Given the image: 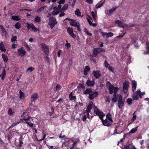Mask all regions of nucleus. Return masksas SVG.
<instances>
[{"label": "nucleus", "instance_id": "obj_1", "mask_svg": "<svg viewBox=\"0 0 149 149\" xmlns=\"http://www.w3.org/2000/svg\"><path fill=\"white\" fill-rule=\"evenodd\" d=\"M31 120H32L33 119L31 118V117L29 116L26 118H25V116H24L22 119H21L22 123H26L31 127H33L34 124L32 123L31 122Z\"/></svg>", "mask_w": 149, "mask_h": 149}, {"label": "nucleus", "instance_id": "obj_2", "mask_svg": "<svg viewBox=\"0 0 149 149\" xmlns=\"http://www.w3.org/2000/svg\"><path fill=\"white\" fill-rule=\"evenodd\" d=\"M105 51V49L102 48L98 47L94 48L93 51V54H91L90 56L92 57H96L99 53Z\"/></svg>", "mask_w": 149, "mask_h": 149}, {"label": "nucleus", "instance_id": "obj_3", "mask_svg": "<svg viewBox=\"0 0 149 149\" xmlns=\"http://www.w3.org/2000/svg\"><path fill=\"white\" fill-rule=\"evenodd\" d=\"M94 113L95 116H98L100 119L102 120L103 118V113L101 111L99 110L96 106H94Z\"/></svg>", "mask_w": 149, "mask_h": 149}, {"label": "nucleus", "instance_id": "obj_4", "mask_svg": "<svg viewBox=\"0 0 149 149\" xmlns=\"http://www.w3.org/2000/svg\"><path fill=\"white\" fill-rule=\"evenodd\" d=\"M49 22L48 25L50 26V28L52 29L54 27L55 25L57 24V22L55 18L53 16L49 17Z\"/></svg>", "mask_w": 149, "mask_h": 149}, {"label": "nucleus", "instance_id": "obj_5", "mask_svg": "<svg viewBox=\"0 0 149 149\" xmlns=\"http://www.w3.org/2000/svg\"><path fill=\"white\" fill-rule=\"evenodd\" d=\"M125 100H123V97L121 95L119 96V98L118 100V104L119 108L122 109L124 106Z\"/></svg>", "mask_w": 149, "mask_h": 149}, {"label": "nucleus", "instance_id": "obj_6", "mask_svg": "<svg viewBox=\"0 0 149 149\" xmlns=\"http://www.w3.org/2000/svg\"><path fill=\"white\" fill-rule=\"evenodd\" d=\"M40 46L44 53L47 56L49 55V49L48 47L44 44H40Z\"/></svg>", "mask_w": 149, "mask_h": 149}, {"label": "nucleus", "instance_id": "obj_7", "mask_svg": "<svg viewBox=\"0 0 149 149\" xmlns=\"http://www.w3.org/2000/svg\"><path fill=\"white\" fill-rule=\"evenodd\" d=\"M92 104L91 103H89L88 105L86 110L84 112L85 114H87V118H90L89 116V113L91 112L90 110L92 109Z\"/></svg>", "mask_w": 149, "mask_h": 149}, {"label": "nucleus", "instance_id": "obj_8", "mask_svg": "<svg viewBox=\"0 0 149 149\" xmlns=\"http://www.w3.org/2000/svg\"><path fill=\"white\" fill-rule=\"evenodd\" d=\"M98 95V93L96 91H93L89 95L88 98L90 100H93L94 98L97 97Z\"/></svg>", "mask_w": 149, "mask_h": 149}, {"label": "nucleus", "instance_id": "obj_9", "mask_svg": "<svg viewBox=\"0 0 149 149\" xmlns=\"http://www.w3.org/2000/svg\"><path fill=\"white\" fill-rule=\"evenodd\" d=\"M18 54L19 56L22 57L24 56L26 53V52L24 50V48L22 47L18 49L17 50Z\"/></svg>", "mask_w": 149, "mask_h": 149}, {"label": "nucleus", "instance_id": "obj_10", "mask_svg": "<svg viewBox=\"0 0 149 149\" xmlns=\"http://www.w3.org/2000/svg\"><path fill=\"white\" fill-rule=\"evenodd\" d=\"M73 28L68 27L67 29V32L73 38H74L76 35L73 33Z\"/></svg>", "mask_w": 149, "mask_h": 149}, {"label": "nucleus", "instance_id": "obj_11", "mask_svg": "<svg viewBox=\"0 0 149 149\" xmlns=\"http://www.w3.org/2000/svg\"><path fill=\"white\" fill-rule=\"evenodd\" d=\"M27 27L28 29H30L31 31L34 32H37L38 31V29L35 27L33 24H28Z\"/></svg>", "mask_w": 149, "mask_h": 149}, {"label": "nucleus", "instance_id": "obj_12", "mask_svg": "<svg viewBox=\"0 0 149 149\" xmlns=\"http://www.w3.org/2000/svg\"><path fill=\"white\" fill-rule=\"evenodd\" d=\"M101 35L103 37H104L105 36H106V38H108L109 37H111L113 35V33L112 32H109L108 33L104 32H100Z\"/></svg>", "mask_w": 149, "mask_h": 149}, {"label": "nucleus", "instance_id": "obj_13", "mask_svg": "<svg viewBox=\"0 0 149 149\" xmlns=\"http://www.w3.org/2000/svg\"><path fill=\"white\" fill-rule=\"evenodd\" d=\"M129 86V82H128L125 81L123 83V89L124 93H126L127 92Z\"/></svg>", "mask_w": 149, "mask_h": 149}, {"label": "nucleus", "instance_id": "obj_14", "mask_svg": "<svg viewBox=\"0 0 149 149\" xmlns=\"http://www.w3.org/2000/svg\"><path fill=\"white\" fill-rule=\"evenodd\" d=\"M93 74L96 79H97L99 77L101 76V74L99 70L96 71L93 70L92 72Z\"/></svg>", "mask_w": 149, "mask_h": 149}, {"label": "nucleus", "instance_id": "obj_15", "mask_svg": "<svg viewBox=\"0 0 149 149\" xmlns=\"http://www.w3.org/2000/svg\"><path fill=\"white\" fill-rule=\"evenodd\" d=\"M71 140L73 143L72 146L74 147L76 146V145L80 141L79 139L78 138H72L71 139Z\"/></svg>", "mask_w": 149, "mask_h": 149}, {"label": "nucleus", "instance_id": "obj_16", "mask_svg": "<svg viewBox=\"0 0 149 149\" xmlns=\"http://www.w3.org/2000/svg\"><path fill=\"white\" fill-rule=\"evenodd\" d=\"M102 120V124L104 125L107 127H109L112 124V122H110L107 119H105V120H104L103 119Z\"/></svg>", "mask_w": 149, "mask_h": 149}, {"label": "nucleus", "instance_id": "obj_17", "mask_svg": "<svg viewBox=\"0 0 149 149\" xmlns=\"http://www.w3.org/2000/svg\"><path fill=\"white\" fill-rule=\"evenodd\" d=\"M0 28L2 31L3 35H4L5 37H7V36H8V34L3 26L2 25H0Z\"/></svg>", "mask_w": 149, "mask_h": 149}, {"label": "nucleus", "instance_id": "obj_18", "mask_svg": "<svg viewBox=\"0 0 149 149\" xmlns=\"http://www.w3.org/2000/svg\"><path fill=\"white\" fill-rule=\"evenodd\" d=\"M38 98V95L37 93H33L31 96V102H34L35 100Z\"/></svg>", "mask_w": 149, "mask_h": 149}, {"label": "nucleus", "instance_id": "obj_19", "mask_svg": "<svg viewBox=\"0 0 149 149\" xmlns=\"http://www.w3.org/2000/svg\"><path fill=\"white\" fill-rule=\"evenodd\" d=\"M95 84V81H91L89 79L86 82V84L88 86H92Z\"/></svg>", "mask_w": 149, "mask_h": 149}, {"label": "nucleus", "instance_id": "obj_20", "mask_svg": "<svg viewBox=\"0 0 149 149\" xmlns=\"http://www.w3.org/2000/svg\"><path fill=\"white\" fill-rule=\"evenodd\" d=\"M93 90L90 88H88L86 89L83 92L84 94L85 95L90 94L93 92Z\"/></svg>", "mask_w": 149, "mask_h": 149}, {"label": "nucleus", "instance_id": "obj_21", "mask_svg": "<svg viewBox=\"0 0 149 149\" xmlns=\"http://www.w3.org/2000/svg\"><path fill=\"white\" fill-rule=\"evenodd\" d=\"M115 23L118 25V26L119 27L124 28L125 26H124V24H123V23L121 21L118 20H116L115 21Z\"/></svg>", "mask_w": 149, "mask_h": 149}, {"label": "nucleus", "instance_id": "obj_22", "mask_svg": "<svg viewBox=\"0 0 149 149\" xmlns=\"http://www.w3.org/2000/svg\"><path fill=\"white\" fill-rule=\"evenodd\" d=\"M90 70V68L88 66H86L85 67L84 70V73L85 75L86 76L88 74V72Z\"/></svg>", "mask_w": 149, "mask_h": 149}, {"label": "nucleus", "instance_id": "obj_23", "mask_svg": "<svg viewBox=\"0 0 149 149\" xmlns=\"http://www.w3.org/2000/svg\"><path fill=\"white\" fill-rule=\"evenodd\" d=\"M101 2V1H100L99 3H98L96 5L95 7L97 9H98L102 6L105 3V0H104V1L102 2L101 3H100Z\"/></svg>", "mask_w": 149, "mask_h": 149}, {"label": "nucleus", "instance_id": "obj_24", "mask_svg": "<svg viewBox=\"0 0 149 149\" xmlns=\"http://www.w3.org/2000/svg\"><path fill=\"white\" fill-rule=\"evenodd\" d=\"M79 23L76 22V20L73 19V20H72L71 22H70V24L73 26H76L79 24Z\"/></svg>", "mask_w": 149, "mask_h": 149}, {"label": "nucleus", "instance_id": "obj_25", "mask_svg": "<svg viewBox=\"0 0 149 149\" xmlns=\"http://www.w3.org/2000/svg\"><path fill=\"white\" fill-rule=\"evenodd\" d=\"M117 7H115L112 8V9H110L107 11V14L109 15H111L114 11L117 8Z\"/></svg>", "mask_w": 149, "mask_h": 149}, {"label": "nucleus", "instance_id": "obj_26", "mask_svg": "<svg viewBox=\"0 0 149 149\" xmlns=\"http://www.w3.org/2000/svg\"><path fill=\"white\" fill-rule=\"evenodd\" d=\"M2 56L4 62L5 63H7L8 60L7 56L5 54H2Z\"/></svg>", "mask_w": 149, "mask_h": 149}, {"label": "nucleus", "instance_id": "obj_27", "mask_svg": "<svg viewBox=\"0 0 149 149\" xmlns=\"http://www.w3.org/2000/svg\"><path fill=\"white\" fill-rule=\"evenodd\" d=\"M132 91L134 92L136 90V83L135 80L132 81Z\"/></svg>", "mask_w": 149, "mask_h": 149}, {"label": "nucleus", "instance_id": "obj_28", "mask_svg": "<svg viewBox=\"0 0 149 149\" xmlns=\"http://www.w3.org/2000/svg\"><path fill=\"white\" fill-rule=\"evenodd\" d=\"M75 14L77 16H79L80 17H82L83 16V15H81V13L80 11L79 10V9H77L75 11Z\"/></svg>", "mask_w": 149, "mask_h": 149}, {"label": "nucleus", "instance_id": "obj_29", "mask_svg": "<svg viewBox=\"0 0 149 149\" xmlns=\"http://www.w3.org/2000/svg\"><path fill=\"white\" fill-rule=\"evenodd\" d=\"M114 88V86L111 84L109 87V93L110 94H112L113 93V89Z\"/></svg>", "mask_w": 149, "mask_h": 149}, {"label": "nucleus", "instance_id": "obj_30", "mask_svg": "<svg viewBox=\"0 0 149 149\" xmlns=\"http://www.w3.org/2000/svg\"><path fill=\"white\" fill-rule=\"evenodd\" d=\"M0 50L1 52H5L6 51L5 46L2 42L0 43Z\"/></svg>", "mask_w": 149, "mask_h": 149}, {"label": "nucleus", "instance_id": "obj_31", "mask_svg": "<svg viewBox=\"0 0 149 149\" xmlns=\"http://www.w3.org/2000/svg\"><path fill=\"white\" fill-rule=\"evenodd\" d=\"M107 118L109 120L111 121V122H113V120L112 118V116L111 114L109 113H108L106 115Z\"/></svg>", "mask_w": 149, "mask_h": 149}, {"label": "nucleus", "instance_id": "obj_32", "mask_svg": "<svg viewBox=\"0 0 149 149\" xmlns=\"http://www.w3.org/2000/svg\"><path fill=\"white\" fill-rule=\"evenodd\" d=\"M6 75V70L4 69L3 70L2 73H1V79L3 80L5 78Z\"/></svg>", "mask_w": 149, "mask_h": 149}, {"label": "nucleus", "instance_id": "obj_33", "mask_svg": "<svg viewBox=\"0 0 149 149\" xmlns=\"http://www.w3.org/2000/svg\"><path fill=\"white\" fill-rule=\"evenodd\" d=\"M68 5L67 4H65L63 7L61 9L60 12L66 10L68 8Z\"/></svg>", "mask_w": 149, "mask_h": 149}, {"label": "nucleus", "instance_id": "obj_34", "mask_svg": "<svg viewBox=\"0 0 149 149\" xmlns=\"http://www.w3.org/2000/svg\"><path fill=\"white\" fill-rule=\"evenodd\" d=\"M72 93H70L69 94V98L71 100H73L74 101L76 100V97L75 96L72 95Z\"/></svg>", "mask_w": 149, "mask_h": 149}, {"label": "nucleus", "instance_id": "obj_35", "mask_svg": "<svg viewBox=\"0 0 149 149\" xmlns=\"http://www.w3.org/2000/svg\"><path fill=\"white\" fill-rule=\"evenodd\" d=\"M12 19L14 20L18 21L20 20V19L19 18V17L18 15L14 16H12Z\"/></svg>", "mask_w": 149, "mask_h": 149}, {"label": "nucleus", "instance_id": "obj_36", "mask_svg": "<svg viewBox=\"0 0 149 149\" xmlns=\"http://www.w3.org/2000/svg\"><path fill=\"white\" fill-rule=\"evenodd\" d=\"M19 94L20 95L19 98L21 99H23L24 98V94L21 90L19 91Z\"/></svg>", "mask_w": 149, "mask_h": 149}, {"label": "nucleus", "instance_id": "obj_37", "mask_svg": "<svg viewBox=\"0 0 149 149\" xmlns=\"http://www.w3.org/2000/svg\"><path fill=\"white\" fill-rule=\"evenodd\" d=\"M83 116L81 117V119L83 121H85L86 120L87 117V114L85 113V112H84L82 114Z\"/></svg>", "mask_w": 149, "mask_h": 149}, {"label": "nucleus", "instance_id": "obj_38", "mask_svg": "<svg viewBox=\"0 0 149 149\" xmlns=\"http://www.w3.org/2000/svg\"><path fill=\"white\" fill-rule=\"evenodd\" d=\"M34 21L36 23H38L41 21L40 18L39 16H36L35 18Z\"/></svg>", "mask_w": 149, "mask_h": 149}, {"label": "nucleus", "instance_id": "obj_39", "mask_svg": "<svg viewBox=\"0 0 149 149\" xmlns=\"http://www.w3.org/2000/svg\"><path fill=\"white\" fill-rule=\"evenodd\" d=\"M138 126L136 127L135 128L132 129L129 132V133L133 134L135 133L137 130Z\"/></svg>", "mask_w": 149, "mask_h": 149}, {"label": "nucleus", "instance_id": "obj_40", "mask_svg": "<svg viewBox=\"0 0 149 149\" xmlns=\"http://www.w3.org/2000/svg\"><path fill=\"white\" fill-rule=\"evenodd\" d=\"M15 27L17 29H19L21 27V24L18 22L16 23L15 25Z\"/></svg>", "mask_w": 149, "mask_h": 149}, {"label": "nucleus", "instance_id": "obj_41", "mask_svg": "<svg viewBox=\"0 0 149 149\" xmlns=\"http://www.w3.org/2000/svg\"><path fill=\"white\" fill-rule=\"evenodd\" d=\"M84 31L85 32L86 34L87 35H88L90 36H91L92 35L91 33H89L86 28H84Z\"/></svg>", "mask_w": 149, "mask_h": 149}, {"label": "nucleus", "instance_id": "obj_42", "mask_svg": "<svg viewBox=\"0 0 149 149\" xmlns=\"http://www.w3.org/2000/svg\"><path fill=\"white\" fill-rule=\"evenodd\" d=\"M45 7H46V6H43L40 7V8L37 10L36 11L37 12H39L43 11Z\"/></svg>", "mask_w": 149, "mask_h": 149}, {"label": "nucleus", "instance_id": "obj_43", "mask_svg": "<svg viewBox=\"0 0 149 149\" xmlns=\"http://www.w3.org/2000/svg\"><path fill=\"white\" fill-rule=\"evenodd\" d=\"M119 127V126L118 125H116L115 127L114 128V129H115L114 132L113 134V135L115 134H120L119 133H118L117 132L118 128Z\"/></svg>", "mask_w": 149, "mask_h": 149}, {"label": "nucleus", "instance_id": "obj_44", "mask_svg": "<svg viewBox=\"0 0 149 149\" xmlns=\"http://www.w3.org/2000/svg\"><path fill=\"white\" fill-rule=\"evenodd\" d=\"M127 102L129 105H130L132 103V100L131 98H129L127 100Z\"/></svg>", "mask_w": 149, "mask_h": 149}, {"label": "nucleus", "instance_id": "obj_45", "mask_svg": "<svg viewBox=\"0 0 149 149\" xmlns=\"http://www.w3.org/2000/svg\"><path fill=\"white\" fill-rule=\"evenodd\" d=\"M132 98L134 100H137L139 99V97L136 94H134L132 95Z\"/></svg>", "mask_w": 149, "mask_h": 149}, {"label": "nucleus", "instance_id": "obj_46", "mask_svg": "<svg viewBox=\"0 0 149 149\" xmlns=\"http://www.w3.org/2000/svg\"><path fill=\"white\" fill-rule=\"evenodd\" d=\"M91 15L92 16V17L93 18V20L95 21L96 19V14H95L94 11H92L91 12Z\"/></svg>", "mask_w": 149, "mask_h": 149}, {"label": "nucleus", "instance_id": "obj_47", "mask_svg": "<svg viewBox=\"0 0 149 149\" xmlns=\"http://www.w3.org/2000/svg\"><path fill=\"white\" fill-rule=\"evenodd\" d=\"M17 37L16 36H13L12 37L11 40V41L12 42H14L17 41Z\"/></svg>", "mask_w": 149, "mask_h": 149}, {"label": "nucleus", "instance_id": "obj_48", "mask_svg": "<svg viewBox=\"0 0 149 149\" xmlns=\"http://www.w3.org/2000/svg\"><path fill=\"white\" fill-rule=\"evenodd\" d=\"M35 69L33 67H30L29 68H28L27 70H26V72H31L32 71H33V70H34Z\"/></svg>", "mask_w": 149, "mask_h": 149}, {"label": "nucleus", "instance_id": "obj_49", "mask_svg": "<svg viewBox=\"0 0 149 149\" xmlns=\"http://www.w3.org/2000/svg\"><path fill=\"white\" fill-rule=\"evenodd\" d=\"M124 26L125 27H134V24H132L131 25H129V24H127L125 23L124 24Z\"/></svg>", "mask_w": 149, "mask_h": 149}, {"label": "nucleus", "instance_id": "obj_50", "mask_svg": "<svg viewBox=\"0 0 149 149\" xmlns=\"http://www.w3.org/2000/svg\"><path fill=\"white\" fill-rule=\"evenodd\" d=\"M19 123H22V120H21V119L19 121V122L15 123H13L11 125H12V127H13L17 125Z\"/></svg>", "mask_w": 149, "mask_h": 149}, {"label": "nucleus", "instance_id": "obj_51", "mask_svg": "<svg viewBox=\"0 0 149 149\" xmlns=\"http://www.w3.org/2000/svg\"><path fill=\"white\" fill-rule=\"evenodd\" d=\"M8 114L10 116H12L13 114V112L12 111V109L10 108H9L8 111Z\"/></svg>", "mask_w": 149, "mask_h": 149}, {"label": "nucleus", "instance_id": "obj_52", "mask_svg": "<svg viewBox=\"0 0 149 149\" xmlns=\"http://www.w3.org/2000/svg\"><path fill=\"white\" fill-rule=\"evenodd\" d=\"M133 117L132 118L131 120L133 121H134L136 119V116L135 114V112L133 113Z\"/></svg>", "mask_w": 149, "mask_h": 149}, {"label": "nucleus", "instance_id": "obj_53", "mask_svg": "<svg viewBox=\"0 0 149 149\" xmlns=\"http://www.w3.org/2000/svg\"><path fill=\"white\" fill-rule=\"evenodd\" d=\"M24 46L26 47L28 51H29L30 50V47L28 45L26 42L24 43Z\"/></svg>", "mask_w": 149, "mask_h": 149}, {"label": "nucleus", "instance_id": "obj_54", "mask_svg": "<svg viewBox=\"0 0 149 149\" xmlns=\"http://www.w3.org/2000/svg\"><path fill=\"white\" fill-rule=\"evenodd\" d=\"M104 65L105 67L108 68L110 65L108 63L107 61L106 60H105L104 62Z\"/></svg>", "mask_w": 149, "mask_h": 149}, {"label": "nucleus", "instance_id": "obj_55", "mask_svg": "<svg viewBox=\"0 0 149 149\" xmlns=\"http://www.w3.org/2000/svg\"><path fill=\"white\" fill-rule=\"evenodd\" d=\"M61 88V86L59 84H57L56 87V90H60Z\"/></svg>", "mask_w": 149, "mask_h": 149}, {"label": "nucleus", "instance_id": "obj_56", "mask_svg": "<svg viewBox=\"0 0 149 149\" xmlns=\"http://www.w3.org/2000/svg\"><path fill=\"white\" fill-rule=\"evenodd\" d=\"M112 102L113 103H116L117 101V97H113L112 99Z\"/></svg>", "mask_w": 149, "mask_h": 149}, {"label": "nucleus", "instance_id": "obj_57", "mask_svg": "<svg viewBox=\"0 0 149 149\" xmlns=\"http://www.w3.org/2000/svg\"><path fill=\"white\" fill-rule=\"evenodd\" d=\"M59 12L60 11L54 10L52 12V14L53 15H57L59 13Z\"/></svg>", "mask_w": 149, "mask_h": 149}, {"label": "nucleus", "instance_id": "obj_58", "mask_svg": "<svg viewBox=\"0 0 149 149\" xmlns=\"http://www.w3.org/2000/svg\"><path fill=\"white\" fill-rule=\"evenodd\" d=\"M23 142L21 140H19V144H18V146L19 147H21L22 145Z\"/></svg>", "mask_w": 149, "mask_h": 149}, {"label": "nucleus", "instance_id": "obj_59", "mask_svg": "<svg viewBox=\"0 0 149 149\" xmlns=\"http://www.w3.org/2000/svg\"><path fill=\"white\" fill-rule=\"evenodd\" d=\"M130 144L126 145H124V149H130Z\"/></svg>", "mask_w": 149, "mask_h": 149}, {"label": "nucleus", "instance_id": "obj_60", "mask_svg": "<svg viewBox=\"0 0 149 149\" xmlns=\"http://www.w3.org/2000/svg\"><path fill=\"white\" fill-rule=\"evenodd\" d=\"M47 145L49 149H57V148H56V147H54L52 146H49Z\"/></svg>", "mask_w": 149, "mask_h": 149}, {"label": "nucleus", "instance_id": "obj_61", "mask_svg": "<svg viewBox=\"0 0 149 149\" xmlns=\"http://www.w3.org/2000/svg\"><path fill=\"white\" fill-rule=\"evenodd\" d=\"M119 90V88L117 87H114V88L113 89V92H117Z\"/></svg>", "mask_w": 149, "mask_h": 149}, {"label": "nucleus", "instance_id": "obj_62", "mask_svg": "<svg viewBox=\"0 0 149 149\" xmlns=\"http://www.w3.org/2000/svg\"><path fill=\"white\" fill-rule=\"evenodd\" d=\"M146 45L147 46L146 49L147 50L149 51V42H147L146 43Z\"/></svg>", "mask_w": 149, "mask_h": 149}, {"label": "nucleus", "instance_id": "obj_63", "mask_svg": "<svg viewBox=\"0 0 149 149\" xmlns=\"http://www.w3.org/2000/svg\"><path fill=\"white\" fill-rule=\"evenodd\" d=\"M108 68L109 70L111 71V72H114V69L112 67L110 66Z\"/></svg>", "mask_w": 149, "mask_h": 149}, {"label": "nucleus", "instance_id": "obj_64", "mask_svg": "<svg viewBox=\"0 0 149 149\" xmlns=\"http://www.w3.org/2000/svg\"><path fill=\"white\" fill-rule=\"evenodd\" d=\"M65 46L67 47L68 49H69L71 47V45L70 43H67L65 44Z\"/></svg>", "mask_w": 149, "mask_h": 149}]
</instances>
